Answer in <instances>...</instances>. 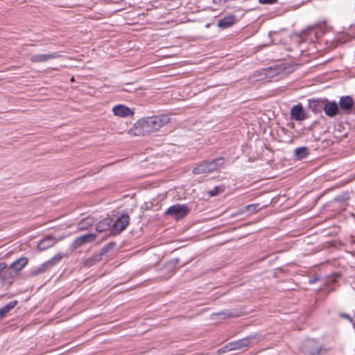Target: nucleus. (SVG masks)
Instances as JSON below:
<instances>
[{
  "label": "nucleus",
  "mask_w": 355,
  "mask_h": 355,
  "mask_svg": "<svg viewBox=\"0 0 355 355\" xmlns=\"http://www.w3.org/2000/svg\"><path fill=\"white\" fill-rule=\"evenodd\" d=\"M18 304L17 300H13L10 302L8 304L3 306L2 308L5 310L6 313H8L10 310L14 309L16 305Z\"/></svg>",
  "instance_id": "27"
},
{
  "label": "nucleus",
  "mask_w": 355,
  "mask_h": 355,
  "mask_svg": "<svg viewBox=\"0 0 355 355\" xmlns=\"http://www.w3.org/2000/svg\"><path fill=\"white\" fill-rule=\"evenodd\" d=\"M60 55L57 53L49 54H35L33 55L30 60L32 62H44L51 59L58 58Z\"/></svg>",
  "instance_id": "15"
},
{
  "label": "nucleus",
  "mask_w": 355,
  "mask_h": 355,
  "mask_svg": "<svg viewBox=\"0 0 355 355\" xmlns=\"http://www.w3.org/2000/svg\"><path fill=\"white\" fill-rule=\"evenodd\" d=\"M112 218H105L96 225V230L98 232H103L107 230L111 232Z\"/></svg>",
  "instance_id": "16"
},
{
  "label": "nucleus",
  "mask_w": 355,
  "mask_h": 355,
  "mask_svg": "<svg viewBox=\"0 0 355 355\" xmlns=\"http://www.w3.org/2000/svg\"><path fill=\"white\" fill-rule=\"evenodd\" d=\"M262 336L259 334H253L240 340L230 342V347L232 350L241 349L252 346L261 341Z\"/></svg>",
  "instance_id": "4"
},
{
  "label": "nucleus",
  "mask_w": 355,
  "mask_h": 355,
  "mask_svg": "<svg viewBox=\"0 0 355 355\" xmlns=\"http://www.w3.org/2000/svg\"><path fill=\"white\" fill-rule=\"evenodd\" d=\"M339 316L341 318L347 320L350 323L354 324L353 318H352V316L350 315L341 312V313H339Z\"/></svg>",
  "instance_id": "29"
},
{
  "label": "nucleus",
  "mask_w": 355,
  "mask_h": 355,
  "mask_svg": "<svg viewBox=\"0 0 355 355\" xmlns=\"http://www.w3.org/2000/svg\"><path fill=\"white\" fill-rule=\"evenodd\" d=\"M309 155V149L306 147H300L295 150V157L301 160L306 158Z\"/></svg>",
  "instance_id": "22"
},
{
  "label": "nucleus",
  "mask_w": 355,
  "mask_h": 355,
  "mask_svg": "<svg viewBox=\"0 0 355 355\" xmlns=\"http://www.w3.org/2000/svg\"><path fill=\"white\" fill-rule=\"evenodd\" d=\"M170 122L167 114L155 115L139 119L128 132L135 136L145 135L159 130Z\"/></svg>",
  "instance_id": "1"
},
{
  "label": "nucleus",
  "mask_w": 355,
  "mask_h": 355,
  "mask_svg": "<svg viewBox=\"0 0 355 355\" xmlns=\"http://www.w3.org/2000/svg\"><path fill=\"white\" fill-rule=\"evenodd\" d=\"M322 109L325 114L329 117H334L340 114V111L338 103L335 101H329L327 98H323Z\"/></svg>",
  "instance_id": "9"
},
{
  "label": "nucleus",
  "mask_w": 355,
  "mask_h": 355,
  "mask_svg": "<svg viewBox=\"0 0 355 355\" xmlns=\"http://www.w3.org/2000/svg\"><path fill=\"white\" fill-rule=\"evenodd\" d=\"M115 246H116V243L114 241H111V242L108 243L107 244H106L105 245H104L101 248V252L99 253L101 254V256H103V254H107L108 252H111Z\"/></svg>",
  "instance_id": "26"
},
{
  "label": "nucleus",
  "mask_w": 355,
  "mask_h": 355,
  "mask_svg": "<svg viewBox=\"0 0 355 355\" xmlns=\"http://www.w3.org/2000/svg\"><path fill=\"white\" fill-rule=\"evenodd\" d=\"M94 223V219L90 217L85 218L80 220L78 224L79 230H85L91 227Z\"/></svg>",
  "instance_id": "23"
},
{
  "label": "nucleus",
  "mask_w": 355,
  "mask_h": 355,
  "mask_svg": "<svg viewBox=\"0 0 355 355\" xmlns=\"http://www.w3.org/2000/svg\"><path fill=\"white\" fill-rule=\"evenodd\" d=\"M266 207V205L261 206L260 204H251L246 205L245 207V209L246 211H248L250 214L255 213L258 211L259 209H262L263 207Z\"/></svg>",
  "instance_id": "25"
},
{
  "label": "nucleus",
  "mask_w": 355,
  "mask_h": 355,
  "mask_svg": "<svg viewBox=\"0 0 355 355\" xmlns=\"http://www.w3.org/2000/svg\"><path fill=\"white\" fill-rule=\"evenodd\" d=\"M291 115L296 121H303L306 119L304 110L302 104L294 105L291 110Z\"/></svg>",
  "instance_id": "14"
},
{
  "label": "nucleus",
  "mask_w": 355,
  "mask_h": 355,
  "mask_svg": "<svg viewBox=\"0 0 355 355\" xmlns=\"http://www.w3.org/2000/svg\"><path fill=\"white\" fill-rule=\"evenodd\" d=\"M112 112L115 116L119 117H128L134 114V111L125 105L119 104L112 108Z\"/></svg>",
  "instance_id": "12"
},
{
  "label": "nucleus",
  "mask_w": 355,
  "mask_h": 355,
  "mask_svg": "<svg viewBox=\"0 0 355 355\" xmlns=\"http://www.w3.org/2000/svg\"><path fill=\"white\" fill-rule=\"evenodd\" d=\"M338 105L341 114H355L354 101L350 96H341Z\"/></svg>",
  "instance_id": "6"
},
{
  "label": "nucleus",
  "mask_w": 355,
  "mask_h": 355,
  "mask_svg": "<svg viewBox=\"0 0 355 355\" xmlns=\"http://www.w3.org/2000/svg\"><path fill=\"white\" fill-rule=\"evenodd\" d=\"M309 107L315 112H320L323 105V98L309 101Z\"/></svg>",
  "instance_id": "20"
},
{
  "label": "nucleus",
  "mask_w": 355,
  "mask_h": 355,
  "mask_svg": "<svg viewBox=\"0 0 355 355\" xmlns=\"http://www.w3.org/2000/svg\"><path fill=\"white\" fill-rule=\"evenodd\" d=\"M64 257V254L62 253H58L55 256H53L51 259L46 261V262L41 264L37 268L33 269L30 271L28 276L29 277H35L39 275L40 274L44 273L50 268H53L58 263H59L62 258Z\"/></svg>",
  "instance_id": "2"
},
{
  "label": "nucleus",
  "mask_w": 355,
  "mask_h": 355,
  "mask_svg": "<svg viewBox=\"0 0 355 355\" xmlns=\"http://www.w3.org/2000/svg\"><path fill=\"white\" fill-rule=\"evenodd\" d=\"M189 212V209L186 205H174L170 207L166 211V215L172 216L175 219H181L185 217Z\"/></svg>",
  "instance_id": "7"
},
{
  "label": "nucleus",
  "mask_w": 355,
  "mask_h": 355,
  "mask_svg": "<svg viewBox=\"0 0 355 355\" xmlns=\"http://www.w3.org/2000/svg\"><path fill=\"white\" fill-rule=\"evenodd\" d=\"M233 351L232 347H230V343L218 350L219 354H224L225 352Z\"/></svg>",
  "instance_id": "28"
},
{
  "label": "nucleus",
  "mask_w": 355,
  "mask_h": 355,
  "mask_svg": "<svg viewBox=\"0 0 355 355\" xmlns=\"http://www.w3.org/2000/svg\"><path fill=\"white\" fill-rule=\"evenodd\" d=\"M129 215L126 213L122 214L114 222H113L112 220L111 234L113 235L119 234L123 230L125 229L129 223Z\"/></svg>",
  "instance_id": "5"
},
{
  "label": "nucleus",
  "mask_w": 355,
  "mask_h": 355,
  "mask_svg": "<svg viewBox=\"0 0 355 355\" xmlns=\"http://www.w3.org/2000/svg\"><path fill=\"white\" fill-rule=\"evenodd\" d=\"M237 21L238 19L235 15L229 14L219 19L217 22V26L219 28L224 30L232 27L236 24Z\"/></svg>",
  "instance_id": "11"
},
{
  "label": "nucleus",
  "mask_w": 355,
  "mask_h": 355,
  "mask_svg": "<svg viewBox=\"0 0 355 355\" xmlns=\"http://www.w3.org/2000/svg\"><path fill=\"white\" fill-rule=\"evenodd\" d=\"M225 161L226 159L223 157H219L212 160H207L211 173L217 171L218 169L223 166V165L225 163Z\"/></svg>",
  "instance_id": "17"
},
{
  "label": "nucleus",
  "mask_w": 355,
  "mask_h": 355,
  "mask_svg": "<svg viewBox=\"0 0 355 355\" xmlns=\"http://www.w3.org/2000/svg\"><path fill=\"white\" fill-rule=\"evenodd\" d=\"M216 315H223V318H237L240 314L236 311L233 310H225L223 311L215 313Z\"/></svg>",
  "instance_id": "24"
},
{
  "label": "nucleus",
  "mask_w": 355,
  "mask_h": 355,
  "mask_svg": "<svg viewBox=\"0 0 355 355\" xmlns=\"http://www.w3.org/2000/svg\"><path fill=\"white\" fill-rule=\"evenodd\" d=\"M96 238L94 233L85 234L76 238L71 244L70 248L72 250H75L84 245L94 241Z\"/></svg>",
  "instance_id": "10"
},
{
  "label": "nucleus",
  "mask_w": 355,
  "mask_h": 355,
  "mask_svg": "<svg viewBox=\"0 0 355 355\" xmlns=\"http://www.w3.org/2000/svg\"><path fill=\"white\" fill-rule=\"evenodd\" d=\"M315 281H316V279H310V280H309V283L312 284V283L315 282Z\"/></svg>",
  "instance_id": "33"
},
{
  "label": "nucleus",
  "mask_w": 355,
  "mask_h": 355,
  "mask_svg": "<svg viewBox=\"0 0 355 355\" xmlns=\"http://www.w3.org/2000/svg\"><path fill=\"white\" fill-rule=\"evenodd\" d=\"M6 314L7 313H6L5 310L2 307L0 308V320L3 319Z\"/></svg>",
  "instance_id": "32"
},
{
  "label": "nucleus",
  "mask_w": 355,
  "mask_h": 355,
  "mask_svg": "<svg viewBox=\"0 0 355 355\" xmlns=\"http://www.w3.org/2000/svg\"><path fill=\"white\" fill-rule=\"evenodd\" d=\"M322 346L314 339L306 340L302 347L304 354L307 355H320Z\"/></svg>",
  "instance_id": "8"
},
{
  "label": "nucleus",
  "mask_w": 355,
  "mask_h": 355,
  "mask_svg": "<svg viewBox=\"0 0 355 355\" xmlns=\"http://www.w3.org/2000/svg\"><path fill=\"white\" fill-rule=\"evenodd\" d=\"M220 193V187H215L212 190L209 191V195L210 196H216Z\"/></svg>",
  "instance_id": "30"
},
{
  "label": "nucleus",
  "mask_w": 355,
  "mask_h": 355,
  "mask_svg": "<svg viewBox=\"0 0 355 355\" xmlns=\"http://www.w3.org/2000/svg\"><path fill=\"white\" fill-rule=\"evenodd\" d=\"M277 1L278 0H259L258 1L260 4L272 5L276 3Z\"/></svg>",
  "instance_id": "31"
},
{
  "label": "nucleus",
  "mask_w": 355,
  "mask_h": 355,
  "mask_svg": "<svg viewBox=\"0 0 355 355\" xmlns=\"http://www.w3.org/2000/svg\"><path fill=\"white\" fill-rule=\"evenodd\" d=\"M209 173H211V171L209 170V166L207 160L202 162L193 169V173L195 175H201Z\"/></svg>",
  "instance_id": "19"
},
{
  "label": "nucleus",
  "mask_w": 355,
  "mask_h": 355,
  "mask_svg": "<svg viewBox=\"0 0 355 355\" xmlns=\"http://www.w3.org/2000/svg\"><path fill=\"white\" fill-rule=\"evenodd\" d=\"M59 240L53 236H47L42 239L37 244V248L44 251L53 246Z\"/></svg>",
  "instance_id": "13"
},
{
  "label": "nucleus",
  "mask_w": 355,
  "mask_h": 355,
  "mask_svg": "<svg viewBox=\"0 0 355 355\" xmlns=\"http://www.w3.org/2000/svg\"><path fill=\"white\" fill-rule=\"evenodd\" d=\"M28 259L25 257H22L14 262H12L10 266V268L15 270L17 274L28 264Z\"/></svg>",
  "instance_id": "18"
},
{
  "label": "nucleus",
  "mask_w": 355,
  "mask_h": 355,
  "mask_svg": "<svg viewBox=\"0 0 355 355\" xmlns=\"http://www.w3.org/2000/svg\"><path fill=\"white\" fill-rule=\"evenodd\" d=\"M101 259H102V256L101 255L100 253H98V254H94L93 256H92L91 257H89L88 259H86L84 261L83 263H84V266L86 267H91V266H94V264H96V263L101 261Z\"/></svg>",
  "instance_id": "21"
},
{
  "label": "nucleus",
  "mask_w": 355,
  "mask_h": 355,
  "mask_svg": "<svg viewBox=\"0 0 355 355\" xmlns=\"http://www.w3.org/2000/svg\"><path fill=\"white\" fill-rule=\"evenodd\" d=\"M0 279L3 285H7L10 287L14 279L18 275L17 272L10 268L6 262H0Z\"/></svg>",
  "instance_id": "3"
}]
</instances>
